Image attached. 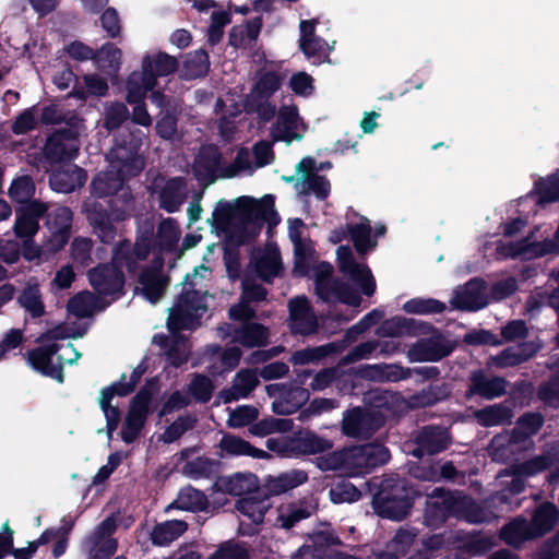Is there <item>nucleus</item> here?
<instances>
[{"mask_svg": "<svg viewBox=\"0 0 559 559\" xmlns=\"http://www.w3.org/2000/svg\"><path fill=\"white\" fill-rule=\"evenodd\" d=\"M264 222L277 224L272 195L261 199L240 197L231 202L219 200L207 219L215 233L237 245L255 238Z\"/></svg>", "mask_w": 559, "mask_h": 559, "instance_id": "f257e3e1", "label": "nucleus"}, {"mask_svg": "<svg viewBox=\"0 0 559 559\" xmlns=\"http://www.w3.org/2000/svg\"><path fill=\"white\" fill-rule=\"evenodd\" d=\"M85 328H70L69 324H59L49 330L41 337L43 345L28 354L29 365L38 372L56 379L63 380L64 364H73L80 358L71 343H58L67 338L83 336Z\"/></svg>", "mask_w": 559, "mask_h": 559, "instance_id": "f03ea898", "label": "nucleus"}, {"mask_svg": "<svg viewBox=\"0 0 559 559\" xmlns=\"http://www.w3.org/2000/svg\"><path fill=\"white\" fill-rule=\"evenodd\" d=\"M282 271V260L275 245H266L264 248L255 249L251 254L250 263L242 278V295L238 305L229 309V316L234 320L247 321L253 317L254 310L249 301L262 300L266 290L253 283L252 275L260 280L270 282L278 276Z\"/></svg>", "mask_w": 559, "mask_h": 559, "instance_id": "7ed1b4c3", "label": "nucleus"}, {"mask_svg": "<svg viewBox=\"0 0 559 559\" xmlns=\"http://www.w3.org/2000/svg\"><path fill=\"white\" fill-rule=\"evenodd\" d=\"M212 270L210 266L201 264L195 266L192 273L185 276L182 293L176 304L169 309L167 325L171 333L180 330L193 329L199 324V319L207 310V300L210 296L202 288L205 282L210 281Z\"/></svg>", "mask_w": 559, "mask_h": 559, "instance_id": "20e7f679", "label": "nucleus"}, {"mask_svg": "<svg viewBox=\"0 0 559 559\" xmlns=\"http://www.w3.org/2000/svg\"><path fill=\"white\" fill-rule=\"evenodd\" d=\"M145 135L140 132L133 135L129 144H116L107 155L110 169L98 174L93 182V193L106 197L116 193L122 188L127 177L139 174L144 167V159L139 154Z\"/></svg>", "mask_w": 559, "mask_h": 559, "instance_id": "39448f33", "label": "nucleus"}, {"mask_svg": "<svg viewBox=\"0 0 559 559\" xmlns=\"http://www.w3.org/2000/svg\"><path fill=\"white\" fill-rule=\"evenodd\" d=\"M148 247L150 242L144 237L138 239L133 249L128 241L119 242L114 251L112 265H103L90 271L91 285L99 295H118L123 286V277L117 266H126L129 272H134L135 263L147 257Z\"/></svg>", "mask_w": 559, "mask_h": 559, "instance_id": "423d86ee", "label": "nucleus"}, {"mask_svg": "<svg viewBox=\"0 0 559 559\" xmlns=\"http://www.w3.org/2000/svg\"><path fill=\"white\" fill-rule=\"evenodd\" d=\"M449 516H455L469 523L486 522L491 513L475 504V502L461 493H447L435 488L428 496L425 510V522L429 526H438Z\"/></svg>", "mask_w": 559, "mask_h": 559, "instance_id": "0eeeda50", "label": "nucleus"}, {"mask_svg": "<svg viewBox=\"0 0 559 559\" xmlns=\"http://www.w3.org/2000/svg\"><path fill=\"white\" fill-rule=\"evenodd\" d=\"M221 159V155L215 147L202 148L194 164V174L198 179L207 186L216 178L252 175L257 169L247 148H239L234 163L228 166H223Z\"/></svg>", "mask_w": 559, "mask_h": 559, "instance_id": "6e6552de", "label": "nucleus"}, {"mask_svg": "<svg viewBox=\"0 0 559 559\" xmlns=\"http://www.w3.org/2000/svg\"><path fill=\"white\" fill-rule=\"evenodd\" d=\"M177 68L175 58L157 53L154 57L146 56L142 61L141 71L132 72L127 82V102L136 103L145 98L148 91L153 90L157 76H166Z\"/></svg>", "mask_w": 559, "mask_h": 559, "instance_id": "1a4fd4ad", "label": "nucleus"}, {"mask_svg": "<svg viewBox=\"0 0 559 559\" xmlns=\"http://www.w3.org/2000/svg\"><path fill=\"white\" fill-rule=\"evenodd\" d=\"M390 454L381 444H365L343 449L344 475L349 477L369 473L378 465L386 463Z\"/></svg>", "mask_w": 559, "mask_h": 559, "instance_id": "9d476101", "label": "nucleus"}, {"mask_svg": "<svg viewBox=\"0 0 559 559\" xmlns=\"http://www.w3.org/2000/svg\"><path fill=\"white\" fill-rule=\"evenodd\" d=\"M323 168V164L318 165L312 157H305L296 165V175L284 177L287 182H295V189L298 193L305 195H314L317 199H325L331 191L329 180L318 173Z\"/></svg>", "mask_w": 559, "mask_h": 559, "instance_id": "9b49d317", "label": "nucleus"}, {"mask_svg": "<svg viewBox=\"0 0 559 559\" xmlns=\"http://www.w3.org/2000/svg\"><path fill=\"white\" fill-rule=\"evenodd\" d=\"M280 85L281 78L273 70L260 73L247 97L248 110L255 112L263 121L271 120L275 115L276 107L270 102V98L280 88Z\"/></svg>", "mask_w": 559, "mask_h": 559, "instance_id": "f8f14e48", "label": "nucleus"}, {"mask_svg": "<svg viewBox=\"0 0 559 559\" xmlns=\"http://www.w3.org/2000/svg\"><path fill=\"white\" fill-rule=\"evenodd\" d=\"M389 487L388 484L383 485V489L374 497L373 508L382 518L401 520L407 514L417 491L412 488L406 489L404 483L397 481L393 486V492L389 495L385 492Z\"/></svg>", "mask_w": 559, "mask_h": 559, "instance_id": "ddd939ff", "label": "nucleus"}, {"mask_svg": "<svg viewBox=\"0 0 559 559\" xmlns=\"http://www.w3.org/2000/svg\"><path fill=\"white\" fill-rule=\"evenodd\" d=\"M332 266L322 262L318 264L314 271L316 290L318 296L324 301H342L353 307H358L360 297L348 287L341 285L331 277Z\"/></svg>", "mask_w": 559, "mask_h": 559, "instance_id": "4468645a", "label": "nucleus"}, {"mask_svg": "<svg viewBox=\"0 0 559 559\" xmlns=\"http://www.w3.org/2000/svg\"><path fill=\"white\" fill-rule=\"evenodd\" d=\"M550 456L539 455L530 461L514 465L511 469H506L498 475V481L501 486H507L511 493H519L524 488V478L540 473L550 465Z\"/></svg>", "mask_w": 559, "mask_h": 559, "instance_id": "2eb2a0df", "label": "nucleus"}, {"mask_svg": "<svg viewBox=\"0 0 559 559\" xmlns=\"http://www.w3.org/2000/svg\"><path fill=\"white\" fill-rule=\"evenodd\" d=\"M306 124L298 115V109L294 105L282 106L275 123L271 128L273 141H283L290 144L293 141H299L306 132Z\"/></svg>", "mask_w": 559, "mask_h": 559, "instance_id": "dca6fc26", "label": "nucleus"}, {"mask_svg": "<svg viewBox=\"0 0 559 559\" xmlns=\"http://www.w3.org/2000/svg\"><path fill=\"white\" fill-rule=\"evenodd\" d=\"M116 531L114 518L105 519L84 540V549L90 559H108L117 549V542L111 537Z\"/></svg>", "mask_w": 559, "mask_h": 559, "instance_id": "f3484780", "label": "nucleus"}, {"mask_svg": "<svg viewBox=\"0 0 559 559\" xmlns=\"http://www.w3.org/2000/svg\"><path fill=\"white\" fill-rule=\"evenodd\" d=\"M317 20H305L300 22L299 47L306 58L318 64L328 59L329 52L334 48V43L329 45L324 39L316 35Z\"/></svg>", "mask_w": 559, "mask_h": 559, "instance_id": "a211bd4d", "label": "nucleus"}, {"mask_svg": "<svg viewBox=\"0 0 559 559\" xmlns=\"http://www.w3.org/2000/svg\"><path fill=\"white\" fill-rule=\"evenodd\" d=\"M340 270L356 282L364 294L374 293L376 284L370 270L362 263L355 262L349 247L341 246L336 250Z\"/></svg>", "mask_w": 559, "mask_h": 559, "instance_id": "6ab92c4d", "label": "nucleus"}, {"mask_svg": "<svg viewBox=\"0 0 559 559\" xmlns=\"http://www.w3.org/2000/svg\"><path fill=\"white\" fill-rule=\"evenodd\" d=\"M265 389L269 396L277 397L272 404V409L280 415L296 412L309 399L308 391L300 386L287 390L281 384H270Z\"/></svg>", "mask_w": 559, "mask_h": 559, "instance_id": "aec40b11", "label": "nucleus"}, {"mask_svg": "<svg viewBox=\"0 0 559 559\" xmlns=\"http://www.w3.org/2000/svg\"><path fill=\"white\" fill-rule=\"evenodd\" d=\"M382 425V417L373 411L354 408L343 419V432L348 437H368Z\"/></svg>", "mask_w": 559, "mask_h": 559, "instance_id": "412c9836", "label": "nucleus"}, {"mask_svg": "<svg viewBox=\"0 0 559 559\" xmlns=\"http://www.w3.org/2000/svg\"><path fill=\"white\" fill-rule=\"evenodd\" d=\"M47 212L45 203L34 201L16 210L14 233L16 237L27 241L33 238L39 228V218Z\"/></svg>", "mask_w": 559, "mask_h": 559, "instance_id": "4be33fe9", "label": "nucleus"}, {"mask_svg": "<svg viewBox=\"0 0 559 559\" xmlns=\"http://www.w3.org/2000/svg\"><path fill=\"white\" fill-rule=\"evenodd\" d=\"M150 401L151 393L147 390H143L134 396L121 431L124 442L130 443L138 437L144 425Z\"/></svg>", "mask_w": 559, "mask_h": 559, "instance_id": "5701e85b", "label": "nucleus"}, {"mask_svg": "<svg viewBox=\"0 0 559 559\" xmlns=\"http://www.w3.org/2000/svg\"><path fill=\"white\" fill-rule=\"evenodd\" d=\"M289 326L294 333L310 334L317 329V317L310 308L309 301L304 296L289 300Z\"/></svg>", "mask_w": 559, "mask_h": 559, "instance_id": "b1692460", "label": "nucleus"}, {"mask_svg": "<svg viewBox=\"0 0 559 559\" xmlns=\"http://www.w3.org/2000/svg\"><path fill=\"white\" fill-rule=\"evenodd\" d=\"M140 373L136 371L132 372L131 382L117 383L109 388L102 390L99 396V405L104 412L107 421V435L111 438L112 432L116 430L118 421H119V411L117 407H114L109 404L110 400L115 394L117 395H126L133 390L135 382L139 380Z\"/></svg>", "mask_w": 559, "mask_h": 559, "instance_id": "393cba45", "label": "nucleus"}, {"mask_svg": "<svg viewBox=\"0 0 559 559\" xmlns=\"http://www.w3.org/2000/svg\"><path fill=\"white\" fill-rule=\"evenodd\" d=\"M288 235L294 245L295 252V272L305 274L307 272V262L313 253L312 242L302 237L305 224L299 218L288 219Z\"/></svg>", "mask_w": 559, "mask_h": 559, "instance_id": "a878e982", "label": "nucleus"}, {"mask_svg": "<svg viewBox=\"0 0 559 559\" xmlns=\"http://www.w3.org/2000/svg\"><path fill=\"white\" fill-rule=\"evenodd\" d=\"M270 506L271 504L266 498L258 495L245 497L237 502L236 508L241 516L240 530L243 534L253 533V530L246 528V520L248 521V524L251 523L259 525L262 523L264 514L269 510Z\"/></svg>", "mask_w": 559, "mask_h": 559, "instance_id": "bb28decb", "label": "nucleus"}, {"mask_svg": "<svg viewBox=\"0 0 559 559\" xmlns=\"http://www.w3.org/2000/svg\"><path fill=\"white\" fill-rule=\"evenodd\" d=\"M488 304L484 283L472 280L465 286L457 288L452 298V305L464 310H477Z\"/></svg>", "mask_w": 559, "mask_h": 559, "instance_id": "cd10ccee", "label": "nucleus"}, {"mask_svg": "<svg viewBox=\"0 0 559 559\" xmlns=\"http://www.w3.org/2000/svg\"><path fill=\"white\" fill-rule=\"evenodd\" d=\"M86 175L76 165L64 164L50 176V186L57 192L69 193L83 186Z\"/></svg>", "mask_w": 559, "mask_h": 559, "instance_id": "c85d7f7f", "label": "nucleus"}, {"mask_svg": "<svg viewBox=\"0 0 559 559\" xmlns=\"http://www.w3.org/2000/svg\"><path fill=\"white\" fill-rule=\"evenodd\" d=\"M417 448L413 450V455L423 457L431 455L447 448L449 437L442 428L427 427L423 429L416 438Z\"/></svg>", "mask_w": 559, "mask_h": 559, "instance_id": "c756f323", "label": "nucleus"}, {"mask_svg": "<svg viewBox=\"0 0 559 559\" xmlns=\"http://www.w3.org/2000/svg\"><path fill=\"white\" fill-rule=\"evenodd\" d=\"M72 212L64 206L57 207L49 214L47 225L51 233V247L53 250L61 249L69 239Z\"/></svg>", "mask_w": 559, "mask_h": 559, "instance_id": "7c9ffc66", "label": "nucleus"}, {"mask_svg": "<svg viewBox=\"0 0 559 559\" xmlns=\"http://www.w3.org/2000/svg\"><path fill=\"white\" fill-rule=\"evenodd\" d=\"M449 354L440 341V337L433 336L428 340H420L407 350V357L411 361H435Z\"/></svg>", "mask_w": 559, "mask_h": 559, "instance_id": "2f4dec72", "label": "nucleus"}, {"mask_svg": "<svg viewBox=\"0 0 559 559\" xmlns=\"http://www.w3.org/2000/svg\"><path fill=\"white\" fill-rule=\"evenodd\" d=\"M139 283L136 290L151 304L157 302L167 287V278L156 269L143 272Z\"/></svg>", "mask_w": 559, "mask_h": 559, "instance_id": "473e14b6", "label": "nucleus"}, {"mask_svg": "<svg viewBox=\"0 0 559 559\" xmlns=\"http://www.w3.org/2000/svg\"><path fill=\"white\" fill-rule=\"evenodd\" d=\"M540 348L539 342L530 341L515 347H510L492 358V365L509 367L531 358Z\"/></svg>", "mask_w": 559, "mask_h": 559, "instance_id": "72a5a7b5", "label": "nucleus"}, {"mask_svg": "<svg viewBox=\"0 0 559 559\" xmlns=\"http://www.w3.org/2000/svg\"><path fill=\"white\" fill-rule=\"evenodd\" d=\"M308 476L304 471H288L265 480V488L271 495H282L306 483Z\"/></svg>", "mask_w": 559, "mask_h": 559, "instance_id": "f704fd0d", "label": "nucleus"}, {"mask_svg": "<svg viewBox=\"0 0 559 559\" xmlns=\"http://www.w3.org/2000/svg\"><path fill=\"white\" fill-rule=\"evenodd\" d=\"M186 188L181 179L168 180L159 191V205L169 213L176 212L186 198Z\"/></svg>", "mask_w": 559, "mask_h": 559, "instance_id": "c9c22d12", "label": "nucleus"}, {"mask_svg": "<svg viewBox=\"0 0 559 559\" xmlns=\"http://www.w3.org/2000/svg\"><path fill=\"white\" fill-rule=\"evenodd\" d=\"M257 478L251 474H236L230 477H222L215 483L218 490L234 496H240L255 489Z\"/></svg>", "mask_w": 559, "mask_h": 559, "instance_id": "e433bc0d", "label": "nucleus"}, {"mask_svg": "<svg viewBox=\"0 0 559 559\" xmlns=\"http://www.w3.org/2000/svg\"><path fill=\"white\" fill-rule=\"evenodd\" d=\"M259 380L255 372L242 370L234 379L230 391L222 393L224 402L228 403L238 399H243L258 385Z\"/></svg>", "mask_w": 559, "mask_h": 559, "instance_id": "4c0bfd02", "label": "nucleus"}, {"mask_svg": "<svg viewBox=\"0 0 559 559\" xmlns=\"http://www.w3.org/2000/svg\"><path fill=\"white\" fill-rule=\"evenodd\" d=\"M105 305L94 294L82 292L72 297L68 304V310L79 318L92 316L95 311L103 310Z\"/></svg>", "mask_w": 559, "mask_h": 559, "instance_id": "58836bf2", "label": "nucleus"}, {"mask_svg": "<svg viewBox=\"0 0 559 559\" xmlns=\"http://www.w3.org/2000/svg\"><path fill=\"white\" fill-rule=\"evenodd\" d=\"M347 229L359 253L364 254L376 247V241L371 240V228L367 218L358 217L357 222L348 223Z\"/></svg>", "mask_w": 559, "mask_h": 559, "instance_id": "ea45409f", "label": "nucleus"}, {"mask_svg": "<svg viewBox=\"0 0 559 559\" xmlns=\"http://www.w3.org/2000/svg\"><path fill=\"white\" fill-rule=\"evenodd\" d=\"M94 61L98 69L116 74L121 66L122 51L114 44L107 43L95 52Z\"/></svg>", "mask_w": 559, "mask_h": 559, "instance_id": "a19ab883", "label": "nucleus"}, {"mask_svg": "<svg viewBox=\"0 0 559 559\" xmlns=\"http://www.w3.org/2000/svg\"><path fill=\"white\" fill-rule=\"evenodd\" d=\"M469 392L486 399H493L504 392V381L500 378H487L481 372H475L472 377Z\"/></svg>", "mask_w": 559, "mask_h": 559, "instance_id": "79ce46f5", "label": "nucleus"}, {"mask_svg": "<svg viewBox=\"0 0 559 559\" xmlns=\"http://www.w3.org/2000/svg\"><path fill=\"white\" fill-rule=\"evenodd\" d=\"M362 376L376 381H399L407 378L408 371L399 365H369L362 369Z\"/></svg>", "mask_w": 559, "mask_h": 559, "instance_id": "37998d69", "label": "nucleus"}, {"mask_svg": "<svg viewBox=\"0 0 559 559\" xmlns=\"http://www.w3.org/2000/svg\"><path fill=\"white\" fill-rule=\"evenodd\" d=\"M411 473L414 477L427 480V481H439L441 479H452L455 475V468L451 463L428 464L425 463L420 466H413Z\"/></svg>", "mask_w": 559, "mask_h": 559, "instance_id": "c03bdc74", "label": "nucleus"}, {"mask_svg": "<svg viewBox=\"0 0 559 559\" xmlns=\"http://www.w3.org/2000/svg\"><path fill=\"white\" fill-rule=\"evenodd\" d=\"M19 304L24 308L33 318H39L45 312V307L41 300L39 285L35 281H29L21 295L19 296Z\"/></svg>", "mask_w": 559, "mask_h": 559, "instance_id": "a18cd8bd", "label": "nucleus"}, {"mask_svg": "<svg viewBox=\"0 0 559 559\" xmlns=\"http://www.w3.org/2000/svg\"><path fill=\"white\" fill-rule=\"evenodd\" d=\"M312 511L313 508L306 503L281 504L277 509V523L284 528H289L296 522L309 518Z\"/></svg>", "mask_w": 559, "mask_h": 559, "instance_id": "49530a36", "label": "nucleus"}, {"mask_svg": "<svg viewBox=\"0 0 559 559\" xmlns=\"http://www.w3.org/2000/svg\"><path fill=\"white\" fill-rule=\"evenodd\" d=\"M187 531V524L180 520L166 521L154 527L151 537L155 545L165 546Z\"/></svg>", "mask_w": 559, "mask_h": 559, "instance_id": "de8ad7c7", "label": "nucleus"}, {"mask_svg": "<svg viewBox=\"0 0 559 559\" xmlns=\"http://www.w3.org/2000/svg\"><path fill=\"white\" fill-rule=\"evenodd\" d=\"M231 336L233 342H237L247 347L262 346L267 338V331L260 324H246L242 330L235 331Z\"/></svg>", "mask_w": 559, "mask_h": 559, "instance_id": "09e8293b", "label": "nucleus"}, {"mask_svg": "<svg viewBox=\"0 0 559 559\" xmlns=\"http://www.w3.org/2000/svg\"><path fill=\"white\" fill-rule=\"evenodd\" d=\"M503 540L511 546H519L523 542L534 538L535 535L526 520L516 519L502 528Z\"/></svg>", "mask_w": 559, "mask_h": 559, "instance_id": "8fccbe9b", "label": "nucleus"}, {"mask_svg": "<svg viewBox=\"0 0 559 559\" xmlns=\"http://www.w3.org/2000/svg\"><path fill=\"white\" fill-rule=\"evenodd\" d=\"M108 91V84L96 74H87L83 76V83H78L71 93L72 96L86 99L88 96H104Z\"/></svg>", "mask_w": 559, "mask_h": 559, "instance_id": "3c124183", "label": "nucleus"}, {"mask_svg": "<svg viewBox=\"0 0 559 559\" xmlns=\"http://www.w3.org/2000/svg\"><path fill=\"white\" fill-rule=\"evenodd\" d=\"M46 153L47 155L53 158H72L75 156L78 152L76 143L68 139L64 133H56L53 134L46 144Z\"/></svg>", "mask_w": 559, "mask_h": 559, "instance_id": "603ef678", "label": "nucleus"}, {"mask_svg": "<svg viewBox=\"0 0 559 559\" xmlns=\"http://www.w3.org/2000/svg\"><path fill=\"white\" fill-rule=\"evenodd\" d=\"M557 521V509L554 504L540 506L534 516L532 523H530L535 537L544 535L555 525Z\"/></svg>", "mask_w": 559, "mask_h": 559, "instance_id": "864d4df0", "label": "nucleus"}, {"mask_svg": "<svg viewBox=\"0 0 559 559\" xmlns=\"http://www.w3.org/2000/svg\"><path fill=\"white\" fill-rule=\"evenodd\" d=\"M417 322L412 319L394 317L385 320L377 330V334L382 337H396L405 334H412L416 329Z\"/></svg>", "mask_w": 559, "mask_h": 559, "instance_id": "5fc2aeb1", "label": "nucleus"}, {"mask_svg": "<svg viewBox=\"0 0 559 559\" xmlns=\"http://www.w3.org/2000/svg\"><path fill=\"white\" fill-rule=\"evenodd\" d=\"M415 534L409 531H399L393 539L386 545L384 552L380 554L376 559H399L404 556L409 546L413 544Z\"/></svg>", "mask_w": 559, "mask_h": 559, "instance_id": "6e6d98bb", "label": "nucleus"}, {"mask_svg": "<svg viewBox=\"0 0 559 559\" xmlns=\"http://www.w3.org/2000/svg\"><path fill=\"white\" fill-rule=\"evenodd\" d=\"M219 447L223 451L231 455H249L253 457H260L265 454L263 451L252 448L245 440L230 435H226L222 438Z\"/></svg>", "mask_w": 559, "mask_h": 559, "instance_id": "4d7b16f0", "label": "nucleus"}, {"mask_svg": "<svg viewBox=\"0 0 559 559\" xmlns=\"http://www.w3.org/2000/svg\"><path fill=\"white\" fill-rule=\"evenodd\" d=\"M174 504L180 510L199 511L205 508L206 500L201 491L187 487L179 491Z\"/></svg>", "mask_w": 559, "mask_h": 559, "instance_id": "13d9d810", "label": "nucleus"}, {"mask_svg": "<svg viewBox=\"0 0 559 559\" xmlns=\"http://www.w3.org/2000/svg\"><path fill=\"white\" fill-rule=\"evenodd\" d=\"M293 427L290 419H281L269 417L260 420L250 427V432L254 436H266L274 432H286Z\"/></svg>", "mask_w": 559, "mask_h": 559, "instance_id": "bf43d9fd", "label": "nucleus"}, {"mask_svg": "<svg viewBox=\"0 0 559 559\" xmlns=\"http://www.w3.org/2000/svg\"><path fill=\"white\" fill-rule=\"evenodd\" d=\"M209 57L204 50L189 53L185 60V75L193 79L204 75L209 70Z\"/></svg>", "mask_w": 559, "mask_h": 559, "instance_id": "052dcab7", "label": "nucleus"}, {"mask_svg": "<svg viewBox=\"0 0 559 559\" xmlns=\"http://www.w3.org/2000/svg\"><path fill=\"white\" fill-rule=\"evenodd\" d=\"M179 237L180 230L175 219L166 218L159 224L157 238L162 250H171Z\"/></svg>", "mask_w": 559, "mask_h": 559, "instance_id": "680f3d73", "label": "nucleus"}, {"mask_svg": "<svg viewBox=\"0 0 559 559\" xmlns=\"http://www.w3.org/2000/svg\"><path fill=\"white\" fill-rule=\"evenodd\" d=\"M536 192L539 202H554L559 200V169L547 178H542L536 182Z\"/></svg>", "mask_w": 559, "mask_h": 559, "instance_id": "e2e57ef3", "label": "nucleus"}, {"mask_svg": "<svg viewBox=\"0 0 559 559\" xmlns=\"http://www.w3.org/2000/svg\"><path fill=\"white\" fill-rule=\"evenodd\" d=\"M444 304L436 299L414 298L403 305V310L414 314L440 313L444 310Z\"/></svg>", "mask_w": 559, "mask_h": 559, "instance_id": "0e129e2a", "label": "nucleus"}, {"mask_svg": "<svg viewBox=\"0 0 559 559\" xmlns=\"http://www.w3.org/2000/svg\"><path fill=\"white\" fill-rule=\"evenodd\" d=\"M477 420L484 426L500 425L510 419L511 415L507 407L500 405L489 406L475 413Z\"/></svg>", "mask_w": 559, "mask_h": 559, "instance_id": "69168bd1", "label": "nucleus"}, {"mask_svg": "<svg viewBox=\"0 0 559 559\" xmlns=\"http://www.w3.org/2000/svg\"><path fill=\"white\" fill-rule=\"evenodd\" d=\"M35 192V185L28 176H21L14 179L9 189L10 198L17 202H27Z\"/></svg>", "mask_w": 559, "mask_h": 559, "instance_id": "338daca9", "label": "nucleus"}, {"mask_svg": "<svg viewBox=\"0 0 559 559\" xmlns=\"http://www.w3.org/2000/svg\"><path fill=\"white\" fill-rule=\"evenodd\" d=\"M88 221L94 225L95 231L103 242H110L115 238V230L108 218L102 214L92 211L90 205H85Z\"/></svg>", "mask_w": 559, "mask_h": 559, "instance_id": "774afa93", "label": "nucleus"}]
</instances>
